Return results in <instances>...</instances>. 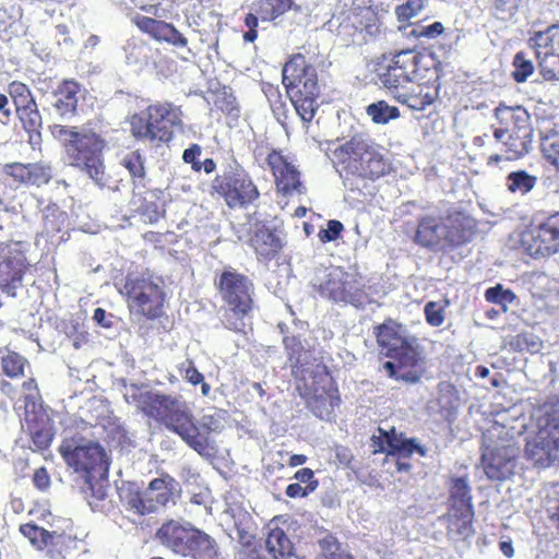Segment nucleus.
<instances>
[{"instance_id":"nucleus-25","label":"nucleus","mask_w":559,"mask_h":559,"mask_svg":"<svg viewBox=\"0 0 559 559\" xmlns=\"http://www.w3.org/2000/svg\"><path fill=\"white\" fill-rule=\"evenodd\" d=\"M118 497L126 510L139 515L155 512L158 506L168 501V492L156 493V491H117Z\"/></svg>"},{"instance_id":"nucleus-5","label":"nucleus","mask_w":559,"mask_h":559,"mask_svg":"<svg viewBox=\"0 0 559 559\" xmlns=\"http://www.w3.org/2000/svg\"><path fill=\"white\" fill-rule=\"evenodd\" d=\"M59 452L66 463L80 473L90 489L98 487L103 489V481L107 480L109 459L102 445L97 442L75 436L64 439L59 447Z\"/></svg>"},{"instance_id":"nucleus-35","label":"nucleus","mask_w":559,"mask_h":559,"mask_svg":"<svg viewBox=\"0 0 559 559\" xmlns=\"http://www.w3.org/2000/svg\"><path fill=\"white\" fill-rule=\"evenodd\" d=\"M536 183L537 177L530 175L525 170L511 171L507 176V187L512 193H520L524 195L532 191Z\"/></svg>"},{"instance_id":"nucleus-27","label":"nucleus","mask_w":559,"mask_h":559,"mask_svg":"<svg viewBox=\"0 0 559 559\" xmlns=\"http://www.w3.org/2000/svg\"><path fill=\"white\" fill-rule=\"evenodd\" d=\"M80 543L81 540L74 535L52 531L49 533L47 547L44 551L50 559H67L79 552Z\"/></svg>"},{"instance_id":"nucleus-36","label":"nucleus","mask_w":559,"mask_h":559,"mask_svg":"<svg viewBox=\"0 0 559 559\" xmlns=\"http://www.w3.org/2000/svg\"><path fill=\"white\" fill-rule=\"evenodd\" d=\"M120 164L129 171L134 185L142 183L146 175L145 157L139 151L124 154Z\"/></svg>"},{"instance_id":"nucleus-63","label":"nucleus","mask_w":559,"mask_h":559,"mask_svg":"<svg viewBox=\"0 0 559 559\" xmlns=\"http://www.w3.org/2000/svg\"><path fill=\"white\" fill-rule=\"evenodd\" d=\"M112 318V314L107 313L103 308H96L94 310L93 319L98 325L103 328H110Z\"/></svg>"},{"instance_id":"nucleus-29","label":"nucleus","mask_w":559,"mask_h":559,"mask_svg":"<svg viewBox=\"0 0 559 559\" xmlns=\"http://www.w3.org/2000/svg\"><path fill=\"white\" fill-rule=\"evenodd\" d=\"M16 116L28 134L29 145L33 150L38 148L41 144L40 129L43 127V118L37 104L16 112Z\"/></svg>"},{"instance_id":"nucleus-33","label":"nucleus","mask_w":559,"mask_h":559,"mask_svg":"<svg viewBox=\"0 0 559 559\" xmlns=\"http://www.w3.org/2000/svg\"><path fill=\"white\" fill-rule=\"evenodd\" d=\"M530 46L535 50V55L540 52H559V41L556 39V33L551 25L543 32H536L530 38Z\"/></svg>"},{"instance_id":"nucleus-45","label":"nucleus","mask_w":559,"mask_h":559,"mask_svg":"<svg viewBox=\"0 0 559 559\" xmlns=\"http://www.w3.org/2000/svg\"><path fill=\"white\" fill-rule=\"evenodd\" d=\"M66 213L60 211L57 204H48L43 210V218L47 231H58L66 221Z\"/></svg>"},{"instance_id":"nucleus-57","label":"nucleus","mask_w":559,"mask_h":559,"mask_svg":"<svg viewBox=\"0 0 559 559\" xmlns=\"http://www.w3.org/2000/svg\"><path fill=\"white\" fill-rule=\"evenodd\" d=\"M343 230V224L340 221L331 219L325 229L319 231V238L323 242L336 240Z\"/></svg>"},{"instance_id":"nucleus-26","label":"nucleus","mask_w":559,"mask_h":559,"mask_svg":"<svg viewBox=\"0 0 559 559\" xmlns=\"http://www.w3.org/2000/svg\"><path fill=\"white\" fill-rule=\"evenodd\" d=\"M251 243L258 260L262 262H269L274 259L283 248L281 235L265 226H260L255 229Z\"/></svg>"},{"instance_id":"nucleus-15","label":"nucleus","mask_w":559,"mask_h":559,"mask_svg":"<svg viewBox=\"0 0 559 559\" xmlns=\"http://www.w3.org/2000/svg\"><path fill=\"white\" fill-rule=\"evenodd\" d=\"M420 58L414 49L396 52L385 71L379 74V84L390 92L405 87L415 78Z\"/></svg>"},{"instance_id":"nucleus-1","label":"nucleus","mask_w":559,"mask_h":559,"mask_svg":"<svg viewBox=\"0 0 559 559\" xmlns=\"http://www.w3.org/2000/svg\"><path fill=\"white\" fill-rule=\"evenodd\" d=\"M378 345L392 361L383 364L389 377L416 384L426 371V356L418 338L390 320L376 329Z\"/></svg>"},{"instance_id":"nucleus-37","label":"nucleus","mask_w":559,"mask_h":559,"mask_svg":"<svg viewBox=\"0 0 559 559\" xmlns=\"http://www.w3.org/2000/svg\"><path fill=\"white\" fill-rule=\"evenodd\" d=\"M151 117L148 108L146 111H142L140 114L133 115L130 120L131 133L132 135L140 141H148L154 142L156 138L154 136V129H152Z\"/></svg>"},{"instance_id":"nucleus-62","label":"nucleus","mask_w":559,"mask_h":559,"mask_svg":"<svg viewBox=\"0 0 559 559\" xmlns=\"http://www.w3.org/2000/svg\"><path fill=\"white\" fill-rule=\"evenodd\" d=\"M33 480H34V485L38 489H45L50 484L49 475H48L46 468H44V467L37 468L35 471L34 476H33Z\"/></svg>"},{"instance_id":"nucleus-19","label":"nucleus","mask_w":559,"mask_h":559,"mask_svg":"<svg viewBox=\"0 0 559 559\" xmlns=\"http://www.w3.org/2000/svg\"><path fill=\"white\" fill-rule=\"evenodd\" d=\"M129 399H132V402H134L136 407L145 415L160 419L163 423L168 419V416L175 414L185 405L183 402L173 395L151 391L134 393L127 396L128 401Z\"/></svg>"},{"instance_id":"nucleus-32","label":"nucleus","mask_w":559,"mask_h":559,"mask_svg":"<svg viewBox=\"0 0 559 559\" xmlns=\"http://www.w3.org/2000/svg\"><path fill=\"white\" fill-rule=\"evenodd\" d=\"M187 557L193 559H219V551L215 539L200 530Z\"/></svg>"},{"instance_id":"nucleus-24","label":"nucleus","mask_w":559,"mask_h":559,"mask_svg":"<svg viewBox=\"0 0 559 559\" xmlns=\"http://www.w3.org/2000/svg\"><path fill=\"white\" fill-rule=\"evenodd\" d=\"M152 129L158 142L173 139V128L181 124V111L170 104H156L148 107Z\"/></svg>"},{"instance_id":"nucleus-30","label":"nucleus","mask_w":559,"mask_h":559,"mask_svg":"<svg viewBox=\"0 0 559 559\" xmlns=\"http://www.w3.org/2000/svg\"><path fill=\"white\" fill-rule=\"evenodd\" d=\"M495 117L500 122H507L509 120L513 123L512 131L527 130L528 134H533V128L530 122L528 112L521 106L509 107L499 105L495 109Z\"/></svg>"},{"instance_id":"nucleus-17","label":"nucleus","mask_w":559,"mask_h":559,"mask_svg":"<svg viewBox=\"0 0 559 559\" xmlns=\"http://www.w3.org/2000/svg\"><path fill=\"white\" fill-rule=\"evenodd\" d=\"M24 421L31 435L33 449L43 451L52 441V428L50 420L40 405L35 401V395L29 393L24 397Z\"/></svg>"},{"instance_id":"nucleus-64","label":"nucleus","mask_w":559,"mask_h":559,"mask_svg":"<svg viewBox=\"0 0 559 559\" xmlns=\"http://www.w3.org/2000/svg\"><path fill=\"white\" fill-rule=\"evenodd\" d=\"M15 112H19L23 109L31 107L32 105H36L35 98L32 92L26 93V96H20L15 100H13Z\"/></svg>"},{"instance_id":"nucleus-31","label":"nucleus","mask_w":559,"mask_h":559,"mask_svg":"<svg viewBox=\"0 0 559 559\" xmlns=\"http://www.w3.org/2000/svg\"><path fill=\"white\" fill-rule=\"evenodd\" d=\"M533 143V134L527 130L512 131L503 142L504 151L509 154L507 159H518L526 155Z\"/></svg>"},{"instance_id":"nucleus-55","label":"nucleus","mask_w":559,"mask_h":559,"mask_svg":"<svg viewBox=\"0 0 559 559\" xmlns=\"http://www.w3.org/2000/svg\"><path fill=\"white\" fill-rule=\"evenodd\" d=\"M522 0H496V15L501 20H507L515 14Z\"/></svg>"},{"instance_id":"nucleus-47","label":"nucleus","mask_w":559,"mask_h":559,"mask_svg":"<svg viewBox=\"0 0 559 559\" xmlns=\"http://www.w3.org/2000/svg\"><path fill=\"white\" fill-rule=\"evenodd\" d=\"M2 174L11 177L15 182L31 185L29 164L11 163L2 166Z\"/></svg>"},{"instance_id":"nucleus-40","label":"nucleus","mask_w":559,"mask_h":559,"mask_svg":"<svg viewBox=\"0 0 559 559\" xmlns=\"http://www.w3.org/2000/svg\"><path fill=\"white\" fill-rule=\"evenodd\" d=\"M321 554L316 559H354L352 555L341 550V544L332 534L319 539Z\"/></svg>"},{"instance_id":"nucleus-10","label":"nucleus","mask_w":559,"mask_h":559,"mask_svg":"<svg viewBox=\"0 0 559 559\" xmlns=\"http://www.w3.org/2000/svg\"><path fill=\"white\" fill-rule=\"evenodd\" d=\"M120 293L127 296L131 312L147 318H156L160 314L164 300L163 292L152 278L128 276Z\"/></svg>"},{"instance_id":"nucleus-58","label":"nucleus","mask_w":559,"mask_h":559,"mask_svg":"<svg viewBox=\"0 0 559 559\" xmlns=\"http://www.w3.org/2000/svg\"><path fill=\"white\" fill-rule=\"evenodd\" d=\"M444 31V27L442 23L435 22L430 25H419L416 28L412 29V35L416 37H426V38H436L440 34H442Z\"/></svg>"},{"instance_id":"nucleus-23","label":"nucleus","mask_w":559,"mask_h":559,"mask_svg":"<svg viewBox=\"0 0 559 559\" xmlns=\"http://www.w3.org/2000/svg\"><path fill=\"white\" fill-rule=\"evenodd\" d=\"M532 255H549L559 251V213L549 216L532 235Z\"/></svg>"},{"instance_id":"nucleus-42","label":"nucleus","mask_w":559,"mask_h":559,"mask_svg":"<svg viewBox=\"0 0 559 559\" xmlns=\"http://www.w3.org/2000/svg\"><path fill=\"white\" fill-rule=\"evenodd\" d=\"M292 4V0H263L259 14L263 21H272L288 11Z\"/></svg>"},{"instance_id":"nucleus-7","label":"nucleus","mask_w":559,"mask_h":559,"mask_svg":"<svg viewBox=\"0 0 559 559\" xmlns=\"http://www.w3.org/2000/svg\"><path fill=\"white\" fill-rule=\"evenodd\" d=\"M536 435L527 440L525 453L539 467L559 464V412L545 405L536 415Z\"/></svg>"},{"instance_id":"nucleus-18","label":"nucleus","mask_w":559,"mask_h":559,"mask_svg":"<svg viewBox=\"0 0 559 559\" xmlns=\"http://www.w3.org/2000/svg\"><path fill=\"white\" fill-rule=\"evenodd\" d=\"M200 530L175 520L164 523L156 532L158 540L175 554L187 557Z\"/></svg>"},{"instance_id":"nucleus-38","label":"nucleus","mask_w":559,"mask_h":559,"mask_svg":"<svg viewBox=\"0 0 559 559\" xmlns=\"http://www.w3.org/2000/svg\"><path fill=\"white\" fill-rule=\"evenodd\" d=\"M19 531L25 538L28 539V542L35 549L44 551L45 548L47 547V539L50 531L40 527L32 522L21 524Z\"/></svg>"},{"instance_id":"nucleus-54","label":"nucleus","mask_w":559,"mask_h":559,"mask_svg":"<svg viewBox=\"0 0 559 559\" xmlns=\"http://www.w3.org/2000/svg\"><path fill=\"white\" fill-rule=\"evenodd\" d=\"M160 38L178 47H186L188 44L187 38L177 31L173 25L165 23L160 25Z\"/></svg>"},{"instance_id":"nucleus-53","label":"nucleus","mask_w":559,"mask_h":559,"mask_svg":"<svg viewBox=\"0 0 559 559\" xmlns=\"http://www.w3.org/2000/svg\"><path fill=\"white\" fill-rule=\"evenodd\" d=\"M445 308L439 302L429 301L425 306V316L431 326H440L444 321Z\"/></svg>"},{"instance_id":"nucleus-21","label":"nucleus","mask_w":559,"mask_h":559,"mask_svg":"<svg viewBox=\"0 0 559 559\" xmlns=\"http://www.w3.org/2000/svg\"><path fill=\"white\" fill-rule=\"evenodd\" d=\"M81 96L80 84L73 80H66L46 95V102L59 118L68 120L76 115Z\"/></svg>"},{"instance_id":"nucleus-34","label":"nucleus","mask_w":559,"mask_h":559,"mask_svg":"<svg viewBox=\"0 0 559 559\" xmlns=\"http://www.w3.org/2000/svg\"><path fill=\"white\" fill-rule=\"evenodd\" d=\"M366 114L371 121L377 124H386L391 120L400 117V110L395 106H390L384 100L374 102L366 107Z\"/></svg>"},{"instance_id":"nucleus-20","label":"nucleus","mask_w":559,"mask_h":559,"mask_svg":"<svg viewBox=\"0 0 559 559\" xmlns=\"http://www.w3.org/2000/svg\"><path fill=\"white\" fill-rule=\"evenodd\" d=\"M380 436L372 437L374 452H385L389 455H394L397 459L409 457L413 453H418L420 456L426 454L425 449L414 438H405L402 433H396L392 428L386 431L379 428Z\"/></svg>"},{"instance_id":"nucleus-2","label":"nucleus","mask_w":559,"mask_h":559,"mask_svg":"<svg viewBox=\"0 0 559 559\" xmlns=\"http://www.w3.org/2000/svg\"><path fill=\"white\" fill-rule=\"evenodd\" d=\"M333 164L350 190L359 189L358 181L374 180L386 174L389 165L377 145L367 134H355L333 151Z\"/></svg>"},{"instance_id":"nucleus-22","label":"nucleus","mask_w":559,"mask_h":559,"mask_svg":"<svg viewBox=\"0 0 559 559\" xmlns=\"http://www.w3.org/2000/svg\"><path fill=\"white\" fill-rule=\"evenodd\" d=\"M266 163L275 178L276 187L284 195L304 193V186L299 180V173L283 155L273 151L267 155Z\"/></svg>"},{"instance_id":"nucleus-43","label":"nucleus","mask_w":559,"mask_h":559,"mask_svg":"<svg viewBox=\"0 0 559 559\" xmlns=\"http://www.w3.org/2000/svg\"><path fill=\"white\" fill-rule=\"evenodd\" d=\"M539 60L542 76L547 81L559 80V52H540L536 55Z\"/></svg>"},{"instance_id":"nucleus-61","label":"nucleus","mask_w":559,"mask_h":559,"mask_svg":"<svg viewBox=\"0 0 559 559\" xmlns=\"http://www.w3.org/2000/svg\"><path fill=\"white\" fill-rule=\"evenodd\" d=\"M28 92H31L28 86L19 81H13L8 85V94L12 100H15L20 96H26Z\"/></svg>"},{"instance_id":"nucleus-6","label":"nucleus","mask_w":559,"mask_h":559,"mask_svg":"<svg viewBox=\"0 0 559 559\" xmlns=\"http://www.w3.org/2000/svg\"><path fill=\"white\" fill-rule=\"evenodd\" d=\"M311 283L321 297L338 305L362 309L373 301L370 293L366 290L365 280L342 267L319 269Z\"/></svg>"},{"instance_id":"nucleus-46","label":"nucleus","mask_w":559,"mask_h":559,"mask_svg":"<svg viewBox=\"0 0 559 559\" xmlns=\"http://www.w3.org/2000/svg\"><path fill=\"white\" fill-rule=\"evenodd\" d=\"M487 301L502 306L507 310V306L515 300V294L510 289H504L502 285L497 284L485 292Z\"/></svg>"},{"instance_id":"nucleus-8","label":"nucleus","mask_w":559,"mask_h":559,"mask_svg":"<svg viewBox=\"0 0 559 559\" xmlns=\"http://www.w3.org/2000/svg\"><path fill=\"white\" fill-rule=\"evenodd\" d=\"M217 285L223 300L229 307L225 316L226 326L241 331L245 328L243 317L252 308V282L236 270L227 269L221 274Z\"/></svg>"},{"instance_id":"nucleus-3","label":"nucleus","mask_w":559,"mask_h":559,"mask_svg":"<svg viewBox=\"0 0 559 559\" xmlns=\"http://www.w3.org/2000/svg\"><path fill=\"white\" fill-rule=\"evenodd\" d=\"M52 138L64 148L69 165L80 168L99 187L107 185V175L102 156L104 140L84 126H50Z\"/></svg>"},{"instance_id":"nucleus-14","label":"nucleus","mask_w":559,"mask_h":559,"mask_svg":"<svg viewBox=\"0 0 559 559\" xmlns=\"http://www.w3.org/2000/svg\"><path fill=\"white\" fill-rule=\"evenodd\" d=\"M283 84L287 94L300 92V96L318 97L320 87L318 84L317 69L307 64L305 57L297 55L285 63L283 68Z\"/></svg>"},{"instance_id":"nucleus-56","label":"nucleus","mask_w":559,"mask_h":559,"mask_svg":"<svg viewBox=\"0 0 559 559\" xmlns=\"http://www.w3.org/2000/svg\"><path fill=\"white\" fill-rule=\"evenodd\" d=\"M178 369L180 374L193 385H197L204 380L203 374L194 367L191 360L181 362Z\"/></svg>"},{"instance_id":"nucleus-49","label":"nucleus","mask_w":559,"mask_h":559,"mask_svg":"<svg viewBox=\"0 0 559 559\" xmlns=\"http://www.w3.org/2000/svg\"><path fill=\"white\" fill-rule=\"evenodd\" d=\"M544 157L559 171V136H545L542 140Z\"/></svg>"},{"instance_id":"nucleus-50","label":"nucleus","mask_w":559,"mask_h":559,"mask_svg":"<svg viewBox=\"0 0 559 559\" xmlns=\"http://www.w3.org/2000/svg\"><path fill=\"white\" fill-rule=\"evenodd\" d=\"M424 8V0H408L406 3L396 7L395 14L400 22H405L417 16Z\"/></svg>"},{"instance_id":"nucleus-60","label":"nucleus","mask_w":559,"mask_h":559,"mask_svg":"<svg viewBox=\"0 0 559 559\" xmlns=\"http://www.w3.org/2000/svg\"><path fill=\"white\" fill-rule=\"evenodd\" d=\"M284 345L288 353V359L294 365H302V360L300 356L298 355L295 357V354L300 348V342L296 337H284Z\"/></svg>"},{"instance_id":"nucleus-16","label":"nucleus","mask_w":559,"mask_h":559,"mask_svg":"<svg viewBox=\"0 0 559 559\" xmlns=\"http://www.w3.org/2000/svg\"><path fill=\"white\" fill-rule=\"evenodd\" d=\"M168 430L177 433L190 448L200 455L211 456L214 448L209 439L200 433L199 427L193 421V416L185 404L175 414L168 416L164 423Z\"/></svg>"},{"instance_id":"nucleus-41","label":"nucleus","mask_w":559,"mask_h":559,"mask_svg":"<svg viewBox=\"0 0 559 559\" xmlns=\"http://www.w3.org/2000/svg\"><path fill=\"white\" fill-rule=\"evenodd\" d=\"M27 360L22 355L10 352L1 359V368L5 376L9 378H21L24 377L25 367Z\"/></svg>"},{"instance_id":"nucleus-52","label":"nucleus","mask_w":559,"mask_h":559,"mask_svg":"<svg viewBox=\"0 0 559 559\" xmlns=\"http://www.w3.org/2000/svg\"><path fill=\"white\" fill-rule=\"evenodd\" d=\"M31 185L41 186L47 183L51 177V167L46 164H29Z\"/></svg>"},{"instance_id":"nucleus-12","label":"nucleus","mask_w":559,"mask_h":559,"mask_svg":"<svg viewBox=\"0 0 559 559\" xmlns=\"http://www.w3.org/2000/svg\"><path fill=\"white\" fill-rule=\"evenodd\" d=\"M471 491H452L448 511L441 516L450 538L465 540L474 534V508Z\"/></svg>"},{"instance_id":"nucleus-11","label":"nucleus","mask_w":559,"mask_h":559,"mask_svg":"<svg viewBox=\"0 0 559 559\" xmlns=\"http://www.w3.org/2000/svg\"><path fill=\"white\" fill-rule=\"evenodd\" d=\"M213 188L229 207L252 204L260 195L250 176L240 167H230L213 181Z\"/></svg>"},{"instance_id":"nucleus-28","label":"nucleus","mask_w":559,"mask_h":559,"mask_svg":"<svg viewBox=\"0 0 559 559\" xmlns=\"http://www.w3.org/2000/svg\"><path fill=\"white\" fill-rule=\"evenodd\" d=\"M265 544L267 551L274 559H302L296 554L284 530L280 527L272 528L269 532Z\"/></svg>"},{"instance_id":"nucleus-39","label":"nucleus","mask_w":559,"mask_h":559,"mask_svg":"<svg viewBox=\"0 0 559 559\" xmlns=\"http://www.w3.org/2000/svg\"><path fill=\"white\" fill-rule=\"evenodd\" d=\"M297 111L299 117L304 122H310L316 114L318 108L317 98L312 96H300V92H296V94H287Z\"/></svg>"},{"instance_id":"nucleus-9","label":"nucleus","mask_w":559,"mask_h":559,"mask_svg":"<svg viewBox=\"0 0 559 559\" xmlns=\"http://www.w3.org/2000/svg\"><path fill=\"white\" fill-rule=\"evenodd\" d=\"M26 252L25 242L0 243V290L8 297L15 298L23 288V278L28 266Z\"/></svg>"},{"instance_id":"nucleus-48","label":"nucleus","mask_w":559,"mask_h":559,"mask_svg":"<svg viewBox=\"0 0 559 559\" xmlns=\"http://www.w3.org/2000/svg\"><path fill=\"white\" fill-rule=\"evenodd\" d=\"M395 98L400 103L407 105L413 110L418 111L426 109V107L431 105L433 102V98L428 94L397 93Z\"/></svg>"},{"instance_id":"nucleus-51","label":"nucleus","mask_w":559,"mask_h":559,"mask_svg":"<svg viewBox=\"0 0 559 559\" xmlns=\"http://www.w3.org/2000/svg\"><path fill=\"white\" fill-rule=\"evenodd\" d=\"M513 66L514 71L512 75L519 83L526 81L534 71L533 63L530 60H526L522 52L514 56Z\"/></svg>"},{"instance_id":"nucleus-44","label":"nucleus","mask_w":559,"mask_h":559,"mask_svg":"<svg viewBox=\"0 0 559 559\" xmlns=\"http://www.w3.org/2000/svg\"><path fill=\"white\" fill-rule=\"evenodd\" d=\"M90 507L94 512L108 513L115 509L116 502L108 491H85Z\"/></svg>"},{"instance_id":"nucleus-4","label":"nucleus","mask_w":559,"mask_h":559,"mask_svg":"<svg viewBox=\"0 0 559 559\" xmlns=\"http://www.w3.org/2000/svg\"><path fill=\"white\" fill-rule=\"evenodd\" d=\"M475 234V222L455 213L445 218L425 214L419 217L414 242L432 251H445L469 242Z\"/></svg>"},{"instance_id":"nucleus-59","label":"nucleus","mask_w":559,"mask_h":559,"mask_svg":"<svg viewBox=\"0 0 559 559\" xmlns=\"http://www.w3.org/2000/svg\"><path fill=\"white\" fill-rule=\"evenodd\" d=\"M28 514L34 515L38 520H45L51 514L50 506L47 500L33 501V506L28 508Z\"/></svg>"},{"instance_id":"nucleus-13","label":"nucleus","mask_w":559,"mask_h":559,"mask_svg":"<svg viewBox=\"0 0 559 559\" xmlns=\"http://www.w3.org/2000/svg\"><path fill=\"white\" fill-rule=\"evenodd\" d=\"M518 453L519 448L510 440L493 443L485 438L481 459L487 477L492 480L508 478L512 474L513 460Z\"/></svg>"}]
</instances>
